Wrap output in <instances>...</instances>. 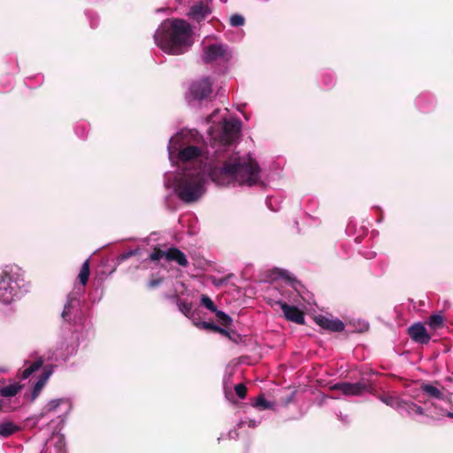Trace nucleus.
Wrapping results in <instances>:
<instances>
[{"mask_svg":"<svg viewBox=\"0 0 453 453\" xmlns=\"http://www.w3.org/2000/svg\"><path fill=\"white\" fill-rule=\"evenodd\" d=\"M260 168L252 159L232 156L221 166H215L210 172L211 179L218 185L236 181L240 185L253 186L259 180Z\"/></svg>","mask_w":453,"mask_h":453,"instance_id":"obj_1","label":"nucleus"},{"mask_svg":"<svg viewBox=\"0 0 453 453\" xmlns=\"http://www.w3.org/2000/svg\"><path fill=\"white\" fill-rule=\"evenodd\" d=\"M192 28L183 20L175 19L164 23L155 33L156 44L165 52L173 55L182 54L192 44Z\"/></svg>","mask_w":453,"mask_h":453,"instance_id":"obj_2","label":"nucleus"},{"mask_svg":"<svg viewBox=\"0 0 453 453\" xmlns=\"http://www.w3.org/2000/svg\"><path fill=\"white\" fill-rule=\"evenodd\" d=\"M203 179L198 173H184L176 182L174 191L184 203L197 201L203 195Z\"/></svg>","mask_w":453,"mask_h":453,"instance_id":"obj_3","label":"nucleus"},{"mask_svg":"<svg viewBox=\"0 0 453 453\" xmlns=\"http://www.w3.org/2000/svg\"><path fill=\"white\" fill-rule=\"evenodd\" d=\"M212 82L209 77L195 81L189 87V96L193 100L203 101L211 97Z\"/></svg>","mask_w":453,"mask_h":453,"instance_id":"obj_4","label":"nucleus"},{"mask_svg":"<svg viewBox=\"0 0 453 453\" xmlns=\"http://www.w3.org/2000/svg\"><path fill=\"white\" fill-rule=\"evenodd\" d=\"M333 390L342 391L345 395H360L368 389L367 382L362 379L356 383L339 382L334 384L332 388Z\"/></svg>","mask_w":453,"mask_h":453,"instance_id":"obj_5","label":"nucleus"},{"mask_svg":"<svg viewBox=\"0 0 453 453\" xmlns=\"http://www.w3.org/2000/svg\"><path fill=\"white\" fill-rule=\"evenodd\" d=\"M276 303L280 306L287 320L295 322L298 325H303L305 323L304 313L298 307L289 305L282 301H277Z\"/></svg>","mask_w":453,"mask_h":453,"instance_id":"obj_6","label":"nucleus"},{"mask_svg":"<svg viewBox=\"0 0 453 453\" xmlns=\"http://www.w3.org/2000/svg\"><path fill=\"white\" fill-rule=\"evenodd\" d=\"M16 295L15 288L12 286V277L5 273L0 278V301L10 303Z\"/></svg>","mask_w":453,"mask_h":453,"instance_id":"obj_7","label":"nucleus"},{"mask_svg":"<svg viewBox=\"0 0 453 453\" xmlns=\"http://www.w3.org/2000/svg\"><path fill=\"white\" fill-rule=\"evenodd\" d=\"M410 338L419 344H427L431 340V335L422 323H415L408 328Z\"/></svg>","mask_w":453,"mask_h":453,"instance_id":"obj_8","label":"nucleus"},{"mask_svg":"<svg viewBox=\"0 0 453 453\" xmlns=\"http://www.w3.org/2000/svg\"><path fill=\"white\" fill-rule=\"evenodd\" d=\"M211 13V9L208 2L199 1L195 3L188 12V16L193 20L200 23Z\"/></svg>","mask_w":453,"mask_h":453,"instance_id":"obj_9","label":"nucleus"},{"mask_svg":"<svg viewBox=\"0 0 453 453\" xmlns=\"http://www.w3.org/2000/svg\"><path fill=\"white\" fill-rule=\"evenodd\" d=\"M239 132V122L234 120H226L223 125L222 142L226 144L233 143L238 137Z\"/></svg>","mask_w":453,"mask_h":453,"instance_id":"obj_10","label":"nucleus"},{"mask_svg":"<svg viewBox=\"0 0 453 453\" xmlns=\"http://www.w3.org/2000/svg\"><path fill=\"white\" fill-rule=\"evenodd\" d=\"M315 322L323 329L331 332H342L345 328L343 322L340 319H330L322 315L315 317Z\"/></svg>","mask_w":453,"mask_h":453,"instance_id":"obj_11","label":"nucleus"},{"mask_svg":"<svg viewBox=\"0 0 453 453\" xmlns=\"http://www.w3.org/2000/svg\"><path fill=\"white\" fill-rule=\"evenodd\" d=\"M226 52V48L222 44H211L205 50L203 60L205 63H211L219 58L225 57Z\"/></svg>","mask_w":453,"mask_h":453,"instance_id":"obj_12","label":"nucleus"},{"mask_svg":"<svg viewBox=\"0 0 453 453\" xmlns=\"http://www.w3.org/2000/svg\"><path fill=\"white\" fill-rule=\"evenodd\" d=\"M166 260L169 262L174 261L182 267L188 265V260L186 255L176 247H171L166 250Z\"/></svg>","mask_w":453,"mask_h":453,"instance_id":"obj_13","label":"nucleus"},{"mask_svg":"<svg viewBox=\"0 0 453 453\" xmlns=\"http://www.w3.org/2000/svg\"><path fill=\"white\" fill-rule=\"evenodd\" d=\"M52 374V370L49 368H45L42 372V373L38 378L37 381L35 383L32 394H31V400H35L38 395H40L42 389L46 385L48 380L50 379V375Z\"/></svg>","mask_w":453,"mask_h":453,"instance_id":"obj_14","label":"nucleus"},{"mask_svg":"<svg viewBox=\"0 0 453 453\" xmlns=\"http://www.w3.org/2000/svg\"><path fill=\"white\" fill-rule=\"evenodd\" d=\"M200 155V149L194 145L187 146L179 151V158L181 161H189L198 157Z\"/></svg>","mask_w":453,"mask_h":453,"instance_id":"obj_15","label":"nucleus"},{"mask_svg":"<svg viewBox=\"0 0 453 453\" xmlns=\"http://www.w3.org/2000/svg\"><path fill=\"white\" fill-rule=\"evenodd\" d=\"M404 411L408 415H411L412 413L418 415H424V410L421 406L416 404L413 402L403 400L401 406V412Z\"/></svg>","mask_w":453,"mask_h":453,"instance_id":"obj_16","label":"nucleus"},{"mask_svg":"<svg viewBox=\"0 0 453 453\" xmlns=\"http://www.w3.org/2000/svg\"><path fill=\"white\" fill-rule=\"evenodd\" d=\"M420 389L423 393L426 394L428 396L435 399L441 400L444 398L443 393L436 387L431 384L423 383L420 386Z\"/></svg>","mask_w":453,"mask_h":453,"instance_id":"obj_17","label":"nucleus"},{"mask_svg":"<svg viewBox=\"0 0 453 453\" xmlns=\"http://www.w3.org/2000/svg\"><path fill=\"white\" fill-rule=\"evenodd\" d=\"M380 400L388 406H390V407L397 410L399 412H401V406H402L403 399H402L396 395H384L380 396Z\"/></svg>","mask_w":453,"mask_h":453,"instance_id":"obj_18","label":"nucleus"},{"mask_svg":"<svg viewBox=\"0 0 453 453\" xmlns=\"http://www.w3.org/2000/svg\"><path fill=\"white\" fill-rule=\"evenodd\" d=\"M19 430V427L12 421L0 423V435L7 438Z\"/></svg>","mask_w":453,"mask_h":453,"instance_id":"obj_19","label":"nucleus"},{"mask_svg":"<svg viewBox=\"0 0 453 453\" xmlns=\"http://www.w3.org/2000/svg\"><path fill=\"white\" fill-rule=\"evenodd\" d=\"M23 386L19 382H15L10 384L6 387L0 388V395L3 397H12L16 395L21 389Z\"/></svg>","mask_w":453,"mask_h":453,"instance_id":"obj_20","label":"nucleus"},{"mask_svg":"<svg viewBox=\"0 0 453 453\" xmlns=\"http://www.w3.org/2000/svg\"><path fill=\"white\" fill-rule=\"evenodd\" d=\"M89 275H90V265H89V261L88 260H86L82 265H81V271H80V273L78 275V279L80 280V282L85 286L88 281V279H89Z\"/></svg>","mask_w":453,"mask_h":453,"instance_id":"obj_21","label":"nucleus"},{"mask_svg":"<svg viewBox=\"0 0 453 453\" xmlns=\"http://www.w3.org/2000/svg\"><path fill=\"white\" fill-rule=\"evenodd\" d=\"M177 306L179 308V311L186 317L190 318L193 316V305L191 303L182 301L180 300V298H177Z\"/></svg>","mask_w":453,"mask_h":453,"instance_id":"obj_22","label":"nucleus"},{"mask_svg":"<svg viewBox=\"0 0 453 453\" xmlns=\"http://www.w3.org/2000/svg\"><path fill=\"white\" fill-rule=\"evenodd\" d=\"M427 324L433 329L441 328L444 325V318L440 314H434L429 317Z\"/></svg>","mask_w":453,"mask_h":453,"instance_id":"obj_23","label":"nucleus"},{"mask_svg":"<svg viewBox=\"0 0 453 453\" xmlns=\"http://www.w3.org/2000/svg\"><path fill=\"white\" fill-rule=\"evenodd\" d=\"M214 313L223 326L228 327L232 325L233 319L229 315H227L224 311L217 310V311H215Z\"/></svg>","mask_w":453,"mask_h":453,"instance_id":"obj_24","label":"nucleus"},{"mask_svg":"<svg viewBox=\"0 0 453 453\" xmlns=\"http://www.w3.org/2000/svg\"><path fill=\"white\" fill-rule=\"evenodd\" d=\"M253 406L261 410H267L272 407V404L265 398L264 395H259L255 400Z\"/></svg>","mask_w":453,"mask_h":453,"instance_id":"obj_25","label":"nucleus"},{"mask_svg":"<svg viewBox=\"0 0 453 453\" xmlns=\"http://www.w3.org/2000/svg\"><path fill=\"white\" fill-rule=\"evenodd\" d=\"M200 327L203 328L205 330L211 331L213 333H226L225 328H222V327L215 325L213 322L203 321L200 323Z\"/></svg>","mask_w":453,"mask_h":453,"instance_id":"obj_26","label":"nucleus"},{"mask_svg":"<svg viewBox=\"0 0 453 453\" xmlns=\"http://www.w3.org/2000/svg\"><path fill=\"white\" fill-rule=\"evenodd\" d=\"M62 402H63L62 399H54V400L50 401L47 403V405L43 408L42 414L55 411L58 409V407L61 404Z\"/></svg>","mask_w":453,"mask_h":453,"instance_id":"obj_27","label":"nucleus"},{"mask_svg":"<svg viewBox=\"0 0 453 453\" xmlns=\"http://www.w3.org/2000/svg\"><path fill=\"white\" fill-rule=\"evenodd\" d=\"M165 257L166 259V250H162L158 247H155L153 251L150 255V259L151 261H158L159 259Z\"/></svg>","mask_w":453,"mask_h":453,"instance_id":"obj_28","label":"nucleus"},{"mask_svg":"<svg viewBox=\"0 0 453 453\" xmlns=\"http://www.w3.org/2000/svg\"><path fill=\"white\" fill-rule=\"evenodd\" d=\"M201 303L213 313L218 310L213 301L206 295L202 296Z\"/></svg>","mask_w":453,"mask_h":453,"instance_id":"obj_29","label":"nucleus"},{"mask_svg":"<svg viewBox=\"0 0 453 453\" xmlns=\"http://www.w3.org/2000/svg\"><path fill=\"white\" fill-rule=\"evenodd\" d=\"M235 394L239 398L244 399L247 395V388L244 384L239 383L234 387Z\"/></svg>","mask_w":453,"mask_h":453,"instance_id":"obj_30","label":"nucleus"},{"mask_svg":"<svg viewBox=\"0 0 453 453\" xmlns=\"http://www.w3.org/2000/svg\"><path fill=\"white\" fill-rule=\"evenodd\" d=\"M230 24L232 27H240L244 24V18L239 14H234L230 18Z\"/></svg>","mask_w":453,"mask_h":453,"instance_id":"obj_31","label":"nucleus"},{"mask_svg":"<svg viewBox=\"0 0 453 453\" xmlns=\"http://www.w3.org/2000/svg\"><path fill=\"white\" fill-rule=\"evenodd\" d=\"M225 332L226 333H219V334L227 337L228 339L232 340L234 342H238V341L241 339V335L234 331L230 332L226 329H225Z\"/></svg>","mask_w":453,"mask_h":453,"instance_id":"obj_32","label":"nucleus"},{"mask_svg":"<svg viewBox=\"0 0 453 453\" xmlns=\"http://www.w3.org/2000/svg\"><path fill=\"white\" fill-rule=\"evenodd\" d=\"M43 365V359L42 357L35 360L34 363H32L27 369L32 372V374L38 371Z\"/></svg>","mask_w":453,"mask_h":453,"instance_id":"obj_33","label":"nucleus"},{"mask_svg":"<svg viewBox=\"0 0 453 453\" xmlns=\"http://www.w3.org/2000/svg\"><path fill=\"white\" fill-rule=\"evenodd\" d=\"M71 302H68L65 307H64V311L62 312V318L65 319V320H69L70 319V312H71Z\"/></svg>","mask_w":453,"mask_h":453,"instance_id":"obj_34","label":"nucleus"},{"mask_svg":"<svg viewBox=\"0 0 453 453\" xmlns=\"http://www.w3.org/2000/svg\"><path fill=\"white\" fill-rule=\"evenodd\" d=\"M164 281L163 277H158L157 279H152L148 282V287L150 288H154L159 286Z\"/></svg>","mask_w":453,"mask_h":453,"instance_id":"obj_35","label":"nucleus"},{"mask_svg":"<svg viewBox=\"0 0 453 453\" xmlns=\"http://www.w3.org/2000/svg\"><path fill=\"white\" fill-rule=\"evenodd\" d=\"M137 253L136 250H130L128 252H126V253H123V254H120L119 257H118V261L119 262H122V261H125L127 260V258L131 257L132 256L135 255Z\"/></svg>","mask_w":453,"mask_h":453,"instance_id":"obj_36","label":"nucleus"},{"mask_svg":"<svg viewBox=\"0 0 453 453\" xmlns=\"http://www.w3.org/2000/svg\"><path fill=\"white\" fill-rule=\"evenodd\" d=\"M31 375H32V372H31L27 368H26V369L22 372V373H21L20 377H21V379H22V380H26V379H27V378H28L29 376H31Z\"/></svg>","mask_w":453,"mask_h":453,"instance_id":"obj_37","label":"nucleus"},{"mask_svg":"<svg viewBox=\"0 0 453 453\" xmlns=\"http://www.w3.org/2000/svg\"><path fill=\"white\" fill-rule=\"evenodd\" d=\"M169 298L173 299L177 303V298H180V297H179V295L175 293V294L170 296Z\"/></svg>","mask_w":453,"mask_h":453,"instance_id":"obj_38","label":"nucleus"},{"mask_svg":"<svg viewBox=\"0 0 453 453\" xmlns=\"http://www.w3.org/2000/svg\"><path fill=\"white\" fill-rule=\"evenodd\" d=\"M3 411V401L0 400V412Z\"/></svg>","mask_w":453,"mask_h":453,"instance_id":"obj_39","label":"nucleus"},{"mask_svg":"<svg viewBox=\"0 0 453 453\" xmlns=\"http://www.w3.org/2000/svg\"><path fill=\"white\" fill-rule=\"evenodd\" d=\"M449 417L453 418V413L449 412Z\"/></svg>","mask_w":453,"mask_h":453,"instance_id":"obj_40","label":"nucleus"}]
</instances>
